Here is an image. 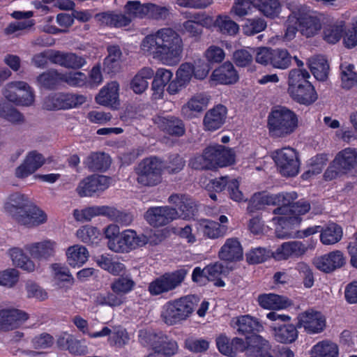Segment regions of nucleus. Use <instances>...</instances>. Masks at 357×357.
Masks as SVG:
<instances>
[{"label":"nucleus","instance_id":"obj_31","mask_svg":"<svg viewBox=\"0 0 357 357\" xmlns=\"http://www.w3.org/2000/svg\"><path fill=\"white\" fill-rule=\"evenodd\" d=\"M197 229L205 238L215 239L225 235L228 227L215 221L202 219L197 222Z\"/></svg>","mask_w":357,"mask_h":357},{"label":"nucleus","instance_id":"obj_19","mask_svg":"<svg viewBox=\"0 0 357 357\" xmlns=\"http://www.w3.org/2000/svg\"><path fill=\"white\" fill-rule=\"evenodd\" d=\"M168 202L174 204L180 212L178 217L183 220L194 219L198 212V206L196 202L185 194H172L168 198Z\"/></svg>","mask_w":357,"mask_h":357},{"label":"nucleus","instance_id":"obj_48","mask_svg":"<svg viewBox=\"0 0 357 357\" xmlns=\"http://www.w3.org/2000/svg\"><path fill=\"white\" fill-rule=\"evenodd\" d=\"M209 98L204 93H197L182 106L181 112L184 115H188V112H201L206 107Z\"/></svg>","mask_w":357,"mask_h":357},{"label":"nucleus","instance_id":"obj_45","mask_svg":"<svg viewBox=\"0 0 357 357\" xmlns=\"http://www.w3.org/2000/svg\"><path fill=\"white\" fill-rule=\"evenodd\" d=\"M9 255L15 266L28 272L34 271V263L24 253L22 250L18 248H10L9 250Z\"/></svg>","mask_w":357,"mask_h":357},{"label":"nucleus","instance_id":"obj_51","mask_svg":"<svg viewBox=\"0 0 357 357\" xmlns=\"http://www.w3.org/2000/svg\"><path fill=\"white\" fill-rule=\"evenodd\" d=\"M272 195L265 192L255 193L249 201L247 210L253 213L263 209L266 205H272Z\"/></svg>","mask_w":357,"mask_h":357},{"label":"nucleus","instance_id":"obj_64","mask_svg":"<svg viewBox=\"0 0 357 357\" xmlns=\"http://www.w3.org/2000/svg\"><path fill=\"white\" fill-rule=\"evenodd\" d=\"M107 212L105 217L108 218L110 220L116 222L123 226H128L131 224L133 220V216L130 213L123 212L117 210L114 207L108 206Z\"/></svg>","mask_w":357,"mask_h":357},{"label":"nucleus","instance_id":"obj_52","mask_svg":"<svg viewBox=\"0 0 357 357\" xmlns=\"http://www.w3.org/2000/svg\"><path fill=\"white\" fill-rule=\"evenodd\" d=\"M52 268L54 272V278L58 281L60 287H70L74 283V278L69 269L59 264H53Z\"/></svg>","mask_w":357,"mask_h":357},{"label":"nucleus","instance_id":"obj_10","mask_svg":"<svg viewBox=\"0 0 357 357\" xmlns=\"http://www.w3.org/2000/svg\"><path fill=\"white\" fill-rule=\"evenodd\" d=\"M188 270L182 268L171 272H166L155 278L148 285L147 290L152 296L167 294L180 287L184 282Z\"/></svg>","mask_w":357,"mask_h":357},{"label":"nucleus","instance_id":"obj_34","mask_svg":"<svg viewBox=\"0 0 357 357\" xmlns=\"http://www.w3.org/2000/svg\"><path fill=\"white\" fill-rule=\"evenodd\" d=\"M96 18L102 24L111 28H122L130 25L131 18L126 13L115 11L102 12L96 15Z\"/></svg>","mask_w":357,"mask_h":357},{"label":"nucleus","instance_id":"obj_47","mask_svg":"<svg viewBox=\"0 0 357 357\" xmlns=\"http://www.w3.org/2000/svg\"><path fill=\"white\" fill-rule=\"evenodd\" d=\"M310 68L314 77L319 81L327 79L329 73L328 61L321 56H317L310 61Z\"/></svg>","mask_w":357,"mask_h":357},{"label":"nucleus","instance_id":"obj_27","mask_svg":"<svg viewBox=\"0 0 357 357\" xmlns=\"http://www.w3.org/2000/svg\"><path fill=\"white\" fill-rule=\"evenodd\" d=\"M298 322L296 324L291 323L277 324L273 327L274 339L277 342L283 344L294 343L298 338Z\"/></svg>","mask_w":357,"mask_h":357},{"label":"nucleus","instance_id":"obj_9","mask_svg":"<svg viewBox=\"0 0 357 357\" xmlns=\"http://www.w3.org/2000/svg\"><path fill=\"white\" fill-rule=\"evenodd\" d=\"M163 161L157 156L144 158L135 167L137 181L143 186H155L162 180Z\"/></svg>","mask_w":357,"mask_h":357},{"label":"nucleus","instance_id":"obj_43","mask_svg":"<svg viewBox=\"0 0 357 357\" xmlns=\"http://www.w3.org/2000/svg\"><path fill=\"white\" fill-rule=\"evenodd\" d=\"M342 228L336 223L328 224L321 229L320 241L324 245H333L339 242L342 237Z\"/></svg>","mask_w":357,"mask_h":357},{"label":"nucleus","instance_id":"obj_53","mask_svg":"<svg viewBox=\"0 0 357 357\" xmlns=\"http://www.w3.org/2000/svg\"><path fill=\"white\" fill-rule=\"evenodd\" d=\"M214 24L223 34L234 36L239 31L238 24L228 15H219L216 17Z\"/></svg>","mask_w":357,"mask_h":357},{"label":"nucleus","instance_id":"obj_37","mask_svg":"<svg viewBox=\"0 0 357 357\" xmlns=\"http://www.w3.org/2000/svg\"><path fill=\"white\" fill-rule=\"evenodd\" d=\"M96 101L103 106L119 105V84L112 82L105 86L96 96Z\"/></svg>","mask_w":357,"mask_h":357},{"label":"nucleus","instance_id":"obj_39","mask_svg":"<svg viewBox=\"0 0 357 357\" xmlns=\"http://www.w3.org/2000/svg\"><path fill=\"white\" fill-rule=\"evenodd\" d=\"M56 243L51 240H45L25 245L32 257L37 259H47L54 254Z\"/></svg>","mask_w":357,"mask_h":357},{"label":"nucleus","instance_id":"obj_18","mask_svg":"<svg viewBox=\"0 0 357 357\" xmlns=\"http://www.w3.org/2000/svg\"><path fill=\"white\" fill-rule=\"evenodd\" d=\"M313 263L319 271L330 273L344 266L346 258L342 251L335 250L314 258Z\"/></svg>","mask_w":357,"mask_h":357},{"label":"nucleus","instance_id":"obj_7","mask_svg":"<svg viewBox=\"0 0 357 357\" xmlns=\"http://www.w3.org/2000/svg\"><path fill=\"white\" fill-rule=\"evenodd\" d=\"M197 301L194 295H187L167 301L162 307V320L169 326L186 320L194 312Z\"/></svg>","mask_w":357,"mask_h":357},{"label":"nucleus","instance_id":"obj_44","mask_svg":"<svg viewBox=\"0 0 357 357\" xmlns=\"http://www.w3.org/2000/svg\"><path fill=\"white\" fill-rule=\"evenodd\" d=\"M107 206H93L82 210L75 209L73 216L77 221H89L93 217L109 214Z\"/></svg>","mask_w":357,"mask_h":357},{"label":"nucleus","instance_id":"obj_20","mask_svg":"<svg viewBox=\"0 0 357 357\" xmlns=\"http://www.w3.org/2000/svg\"><path fill=\"white\" fill-rule=\"evenodd\" d=\"M14 219L22 225L32 227L45 222L47 215L37 206L30 203L22 213H16Z\"/></svg>","mask_w":357,"mask_h":357},{"label":"nucleus","instance_id":"obj_57","mask_svg":"<svg viewBox=\"0 0 357 357\" xmlns=\"http://www.w3.org/2000/svg\"><path fill=\"white\" fill-rule=\"evenodd\" d=\"M312 354L317 357H337V346L329 342H321L314 345L312 348Z\"/></svg>","mask_w":357,"mask_h":357},{"label":"nucleus","instance_id":"obj_6","mask_svg":"<svg viewBox=\"0 0 357 357\" xmlns=\"http://www.w3.org/2000/svg\"><path fill=\"white\" fill-rule=\"evenodd\" d=\"M309 72L305 69H292L288 79V92L296 102L306 106L313 104L317 100V93L314 86L309 82Z\"/></svg>","mask_w":357,"mask_h":357},{"label":"nucleus","instance_id":"obj_50","mask_svg":"<svg viewBox=\"0 0 357 357\" xmlns=\"http://www.w3.org/2000/svg\"><path fill=\"white\" fill-rule=\"evenodd\" d=\"M56 22L63 29H59L54 25L47 24L44 26V31L51 34H58L66 32L74 23L73 14L70 15L65 13H59L56 16Z\"/></svg>","mask_w":357,"mask_h":357},{"label":"nucleus","instance_id":"obj_26","mask_svg":"<svg viewBox=\"0 0 357 357\" xmlns=\"http://www.w3.org/2000/svg\"><path fill=\"white\" fill-rule=\"evenodd\" d=\"M211 79L220 84L230 85L238 82L239 75L232 63L226 61L213 71Z\"/></svg>","mask_w":357,"mask_h":357},{"label":"nucleus","instance_id":"obj_1","mask_svg":"<svg viewBox=\"0 0 357 357\" xmlns=\"http://www.w3.org/2000/svg\"><path fill=\"white\" fill-rule=\"evenodd\" d=\"M272 205L278 206L273 213L278 215L272 218L275 225V234L279 238H289L294 236V229L301 222V215L310 210V205L307 202L295 200L298 198L296 192H280L271 194Z\"/></svg>","mask_w":357,"mask_h":357},{"label":"nucleus","instance_id":"obj_29","mask_svg":"<svg viewBox=\"0 0 357 357\" xmlns=\"http://www.w3.org/2000/svg\"><path fill=\"white\" fill-rule=\"evenodd\" d=\"M219 258L225 261H238L243 259V252L237 238H227L218 252Z\"/></svg>","mask_w":357,"mask_h":357},{"label":"nucleus","instance_id":"obj_11","mask_svg":"<svg viewBox=\"0 0 357 357\" xmlns=\"http://www.w3.org/2000/svg\"><path fill=\"white\" fill-rule=\"evenodd\" d=\"M86 102V97L71 93L57 92L50 94L43 102V107L49 111L66 110L77 107Z\"/></svg>","mask_w":357,"mask_h":357},{"label":"nucleus","instance_id":"obj_24","mask_svg":"<svg viewBox=\"0 0 357 357\" xmlns=\"http://www.w3.org/2000/svg\"><path fill=\"white\" fill-rule=\"evenodd\" d=\"M45 162L43 155L36 151H30L23 162L16 168L15 176L18 178H25L33 174Z\"/></svg>","mask_w":357,"mask_h":357},{"label":"nucleus","instance_id":"obj_4","mask_svg":"<svg viewBox=\"0 0 357 357\" xmlns=\"http://www.w3.org/2000/svg\"><path fill=\"white\" fill-rule=\"evenodd\" d=\"M104 234L107 239L108 248L115 252L128 253L145 245L149 242L146 235H137V232L132 229L120 232L119 226L114 224L108 225L105 229Z\"/></svg>","mask_w":357,"mask_h":357},{"label":"nucleus","instance_id":"obj_59","mask_svg":"<svg viewBox=\"0 0 357 357\" xmlns=\"http://www.w3.org/2000/svg\"><path fill=\"white\" fill-rule=\"evenodd\" d=\"M76 235L82 242L92 245L98 243L100 232L96 227L85 225L77 231Z\"/></svg>","mask_w":357,"mask_h":357},{"label":"nucleus","instance_id":"obj_32","mask_svg":"<svg viewBox=\"0 0 357 357\" xmlns=\"http://www.w3.org/2000/svg\"><path fill=\"white\" fill-rule=\"evenodd\" d=\"M153 350L160 357H172L177 354L178 345L176 340L160 333L158 340L153 344Z\"/></svg>","mask_w":357,"mask_h":357},{"label":"nucleus","instance_id":"obj_56","mask_svg":"<svg viewBox=\"0 0 357 357\" xmlns=\"http://www.w3.org/2000/svg\"><path fill=\"white\" fill-rule=\"evenodd\" d=\"M124 13L128 17L133 19L146 18V3H142L140 1H128L123 7Z\"/></svg>","mask_w":357,"mask_h":357},{"label":"nucleus","instance_id":"obj_60","mask_svg":"<svg viewBox=\"0 0 357 357\" xmlns=\"http://www.w3.org/2000/svg\"><path fill=\"white\" fill-rule=\"evenodd\" d=\"M135 283L131 278L121 276L115 279L111 284V289L116 294L121 296L131 291L135 287Z\"/></svg>","mask_w":357,"mask_h":357},{"label":"nucleus","instance_id":"obj_25","mask_svg":"<svg viewBox=\"0 0 357 357\" xmlns=\"http://www.w3.org/2000/svg\"><path fill=\"white\" fill-rule=\"evenodd\" d=\"M155 122L163 132L170 136L180 137L185 132V123L178 116L173 115L158 116Z\"/></svg>","mask_w":357,"mask_h":357},{"label":"nucleus","instance_id":"obj_23","mask_svg":"<svg viewBox=\"0 0 357 357\" xmlns=\"http://www.w3.org/2000/svg\"><path fill=\"white\" fill-rule=\"evenodd\" d=\"M227 114V107L219 104L208 110L203 119L204 129L206 131H215L225 124Z\"/></svg>","mask_w":357,"mask_h":357},{"label":"nucleus","instance_id":"obj_15","mask_svg":"<svg viewBox=\"0 0 357 357\" xmlns=\"http://www.w3.org/2000/svg\"><path fill=\"white\" fill-rule=\"evenodd\" d=\"M110 181V177L104 175L88 176L79 183L76 192L80 197H92L94 193L107 189Z\"/></svg>","mask_w":357,"mask_h":357},{"label":"nucleus","instance_id":"obj_49","mask_svg":"<svg viewBox=\"0 0 357 357\" xmlns=\"http://www.w3.org/2000/svg\"><path fill=\"white\" fill-rule=\"evenodd\" d=\"M0 117L13 124H21L24 121V115L6 101H0Z\"/></svg>","mask_w":357,"mask_h":357},{"label":"nucleus","instance_id":"obj_22","mask_svg":"<svg viewBox=\"0 0 357 357\" xmlns=\"http://www.w3.org/2000/svg\"><path fill=\"white\" fill-rule=\"evenodd\" d=\"M28 319L29 314L20 310H0V331H8L17 328Z\"/></svg>","mask_w":357,"mask_h":357},{"label":"nucleus","instance_id":"obj_21","mask_svg":"<svg viewBox=\"0 0 357 357\" xmlns=\"http://www.w3.org/2000/svg\"><path fill=\"white\" fill-rule=\"evenodd\" d=\"M218 351L229 357H236L238 353L245 351L246 342L242 338L235 337L232 339L225 334H220L215 340Z\"/></svg>","mask_w":357,"mask_h":357},{"label":"nucleus","instance_id":"obj_17","mask_svg":"<svg viewBox=\"0 0 357 357\" xmlns=\"http://www.w3.org/2000/svg\"><path fill=\"white\" fill-rule=\"evenodd\" d=\"M231 326L236 330V333L245 337L246 340L251 339L254 335L264 330L262 324L256 318L249 315H241L231 320Z\"/></svg>","mask_w":357,"mask_h":357},{"label":"nucleus","instance_id":"obj_30","mask_svg":"<svg viewBox=\"0 0 357 357\" xmlns=\"http://www.w3.org/2000/svg\"><path fill=\"white\" fill-rule=\"evenodd\" d=\"M257 302L260 307L270 310L285 309L291 304V301L286 296L271 293L259 295Z\"/></svg>","mask_w":357,"mask_h":357},{"label":"nucleus","instance_id":"obj_16","mask_svg":"<svg viewBox=\"0 0 357 357\" xmlns=\"http://www.w3.org/2000/svg\"><path fill=\"white\" fill-rule=\"evenodd\" d=\"M144 218L149 224L154 227L165 226L178 218L176 208L169 206L149 208Z\"/></svg>","mask_w":357,"mask_h":357},{"label":"nucleus","instance_id":"obj_40","mask_svg":"<svg viewBox=\"0 0 357 357\" xmlns=\"http://www.w3.org/2000/svg\"><path fill=\"white\" fill-rule=\"evenodd\" d=\"M154 71L151 68L144 67L138 71L130 82V89L137 94L144 92L149 86V80L152 79Z\"/></svg>","mask_w":357,"mask_h":357},{"label":"nucleus","instance_id":"obj_33","mask_svg":"<svg viewBox=\"0 0 357 357\" xmlns=\"http://www.w3.org/2000/svg\"><path fill=\"white\" fill-rule=\"evenodd\" d=\"M245 342H246L245 351L248 357H265L270 354L269 343L261 335H254Z\"/></svg>","mask_w":357,"mask_h":357},{"label":"nucleus","instance_id":"obj_42","mask_svg":"<svg viewBox=\"0 0 357 357\" xmlns=\"http://www.w3.org/2000/svg\"><path fill=\"white\" fill-rule=\"evenodd\" d=\"M66 255L68 264L73 268L82 266L88 260L89 256L87 249L79 245L68 248Z\"/></svg>","mask_w":357,"mask_h":357},{"label":"nucleus","instance_id":"obj_46","mask_svg":"<svg viewBox=\"0 0 357 357\" xmlns=\"http://www.w3.org/2000/svg\"><path fill=\"white\" fill-rule=\"evenodd\" d=\"M254 6L266 17L273 19L279 15L281 5L279 0H254Z\"/></svg>","mask_w":357,"mask_h":357},{"label":"nucleus","instance_id":"obj_8","mask_svg":"<svg viewBox=\"0 0 357 357\" xmlns=\"http://www.w3.org/2000/svg\"><path fill=\"white\" fill-rule=\"evenodd\" d=\"M348 174L357 176V150L345 148L339 151L324 173V179L331 181Z\"/></svg>","mask_w":357,"mask_h":357},{"label":"nucleus","instance_id":"obj_5","mask_svg":"<svg viewBox=\"0 0 357 357\" xmlns=\"http://www.w3.org/2000/svg\"><path fill=\"white\" fill-rule=\"evenodd\" d=\"M298 127V116L289 108L278 105L268 115L267 128L271 137L285 138L293 134Z\"/></svg>","mask_w":357,"mask_h":357},{"label":"nucleus","instance_id":"obj_54","mask_svg":"<svg viewBox=\"0 0 357 357\" xmlns=\"http://www.w3.org/2000/svg\"><path fill=\"white\" fill-rule=\"evenodd\" d=\"M344 31V21H341L339 24L328 25L323 31L324 40L328 43L335 44L342 38Z\"/></svg>","mask_w":357,"mask_h":357},{"label":"nucleus","instance_id":"obj_61","mask_svg":"<svg viewBox=\"0 0 357 357\" xmlns=\"http://www.w3.org/2000/svg\"><path fill=\"white\" fill-rule=\"evenodd\" d=\"M341 72V86L343 89H350L357 84V73L354 71V66L348 64L345 67L340 66Z\"/></svg>","mask_w":357,"mask_h":357},{"label":"nucleus","instance_id":"obj_41","mask_svg":"<svg viewBox=\"0 0 357 357\" xmlns=\"http://www.w3.org/2000/svg\"><path fill=\"white\" fill-rule=\"evenodd\" d=\"M37 82L41 88L55 90L62 84V73L51 69L40 74L37 77Z\"/></svg>","mask_w":357,"mask_h":357},{"label":"nucleus","instance_id":"obj_13","mask_svg":"<svg viewBox=\"0 0 357 357\" xmlns=\"http://www.w3.org/2000/svg\"><path fill=\"white\" fill-rule=\"evenodd\" d=\"M279 172L286 177H293L298 174L300 161L294 149L287 147L277 150L273 157Z\"/></svg>","mask_w":357,"mask_h":357},{"label":"nucleus","instance_id":"obj_38","mask_svg":"<svg viewBox=\"0 0 357 357\" xmlns=\"http://www.w3.org/2000/svg\"><path fill=\"white\" fill-rule=\"evenodd\" d=\"M56 64L66 68L79 69L86 64L84 57L72 52H62L56 50V56L53 57Z\"/></svg>","mask_w":357,"mask_h":357},{"label":"nucleus","instance_id":"obj_58","mask_svg":"<svg viewBox=\"0 0 357 357\" xmlns=\"http://www.w3.org/2000/svg\"><path fill=\"white\" fill-rule=\"evenodd\" d=\"M266 26V22L261 17L246 19L242 24V31L245 36H254L263 31Z\"/></svg>","mask_w":357,"mask_h":357},{"label":"nucleus","instance_id":"obj_12","mask_svg":"<svg viewBox=\"0 0 357 357\" xmlns=\"http://www.w3.org/2000/svg\"><path fill=\"white\" fill-rule=\"evenodd\" d=\"M256 62L279 69L287 68L291 62V56L285 49H272L271 47H260L256 54Z\"/></svg>","mask_w":357,"mask_h":357},{"label":"nucleus","instance_id":"obj_35","mask_svg":"<svg viewBox=\"0 0 357 357\" xmlns=\"http://www.w3.org/2000/svg\"><path fill=\"white\" fill-rule=\"evenodd\" d=\"M306 250V246L300 241L284 242L276 249L275 257L279 260L298 257L304 255Z\"/></svg>","mask_w":357,"mask_h":357},{"label":"nucleus","instance_id":"obj_3","mask_svg":"<svg viewBox=\"0 0 357 357\" xmlns=\"http://www.w3.org/2000/svg\"><path fill=\"white\" fill-rule=\"evenodd\" d=\"M235 157L231 149L215 144L207 146L201 155L190 160V165L195 169L213 170L233 165Z\"/></svg>","mask_w":357,"mask_h":357},{"label":"nucleus","instance_id":"obj_62","mask_svg":"<svg viewBox=\"0 0 357 357\" xmlns=\"http://www.w3.org/2000/svg\"><path fill=\"white\" fill-rule=\"evenodd\" d=\"M98 265L102 269L113 275H119L124 265L119 261H114L108 255H102L96 260Z\"/></svg>","mask_w":357,"mask_h":357},{"label":"nucleus","instance_id":"obj_14","mask_svg":"<svg viewBox=\"0 0 357 357\" xmlns=\"http://www.w3.org/2000/svg\"><path fill=\"white\" fill-rule=\"evenodd\" d=\"M298 326L303 328L308 335H316L324 331L326 326V319L320 311L312 308L301 312L297 316Z\"/></svg>","mask_w":357,"mask_h":357},{"label":"nucleus","instance_id":"obj_2","mask_svg":"<svg viewBox=\"0 0 357 357\" xmlns=\"http://www.w3.org/2000/svg\"><path fill=\"white\" fill-rule=\"evenodd\" d=\"M142 49L153 58L165 64L179 60L183 51V41L173 29L162 28L147 35L142 42Z\"/></svg>","mask_w":357,"mask_h":357},{"label":"nucleus","instance_id":"obj_55","mask_svg":"<svg viewBox=\"0 0 357 357\" xmlns=\"http://www.w3.org/2000/svg\"><path fill=\"white\" fill-rule=\"evenodd\" d=\"M9 201L10 203L6 208L12 213L13 218H15L16 213H22L25 207L30 204L25 195L19 192L10 195L9 196Z\"/></svg>","mask_w":357,"mask_h":357},{"label":"nucleus","instance_id":"obj_36","mask_svg":"<svg viewBox=\"0 0 357 357\" xmlns=\"http://www.w3.org/2000/svg\"><path fill=\"white\" fill-rule=\"evenodd\" d=\"M84 164L91 172H104L111 165L110 156L103 152H92L89 155Z\"/></svg>","mask_w":357,"mask_h":357},{"label":"nucleus","instance_id":"obj_28","mask_svg":"<svg viewBox=\"0 0 357 357\" xmlns=\"http://www.w3.org/2000/svg\"><path fill=\"white\" fill-rule=\"evenodd\" d=\"M297 21L301 33L307 38L315 36L321 29V16L316 14L300 13Z\"/></svg>","mask_w":357,"mask_h":357},{"label":"nucleus","instance_id":"obj_63","mask_svg":"<svg viewBox=\"0 0 357 357\" xmlns=\"http://www.w3.org/2000/svg\"><path fill=\"white\" fill-rule=\"evenodd\" d=\"M209 342L203 338L193 336L187 337L184 342V347L192 353L199 354L206 351L209 348Z\"/></svg>","mask_w":357,"mask_h":357}]
</instances>
